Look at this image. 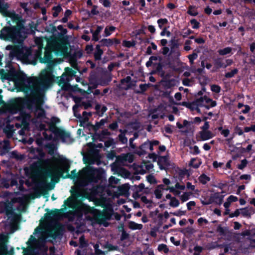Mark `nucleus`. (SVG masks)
<instances>
[{
	"mask_svg": "<svg viewBox=\"0 0 255 255\" xmlns=\"http://www.w3.org/2000/svg\"><path fill=\"white\" fill-rule=\"evenodd\" d=\"M193 231V229L191 227H188L185 229H180L179 230V232L182 234H192Z\"/></svg>",
	"mask_w": 255,
	"mask_h": 255,
	"instance_id": "nucleus-53",
	"label": "nucleus"
},
{
	"mask_svg": "<svg viewBox=\"0 0 255 255\" xmlns=\"http://www.w3.org/2000/svg\"><path fill=\"white\" fill-rule=\"evenodd\" d=\"M135 153L139 156H141L145 155L146 154V152L143 148H141V146H139L138 148L135 151Z\"/></svg>",
	"mask_w": 255,
	"mask_h": 255,
	"instance_id": "nucleus-63",
	"label": "nucleus"
},
{
	"mask_svg": "<svg viewBox=\"0 0 255 255\" xmlns=\"http://www.w3.org/2000/svg\"><path fill=\"white\" fill-rule=\"evenodd\" d=\"M116 29V27L114 26H107L104 30V36L108 37L110 36L112 33L114 32Z\"/></svg>",
	"mask_w": 255,
	"mask_h": 255,
	"instance_id": "nucleus-29",
	"label": "nucleus"
},
{
	"mask_svg": "<svg viewBox=\"0 0 255 255\" xmlns=\"http://www.w3.org/2000/svg\"><path fill=\"white\" fill-rule=\"evenodd\" d=\"M113 39L109 38H103L99 41V42L101 43V45L102 46H106L107 47H109L112 46L113 45Z\"/></svg>",
	"mask_w": 255,
	"mask_h": 255,
	"instance_id": "nucleus-27",
	"label": "nucleus"
},
{
	"mask_svg": "<svg viewBox=\"0 0 255 255\" xmlns=\"http://www.w3.org/2000/svg\"><path fill=\"white\" fill-rule=\"evenodd\" d=\"M191 194V192H184L180 197L181 201L184 202L188 200Z\"/></svg>",
	"mask_w": 255,
	"mask_h": 255,
	"instance_id": "nucleus-51",
	"label": "nucleus"
},
{
	"mask_svg": "<svg viewBox=\"0 0 255 255\" xmlns=\"http://www.w3.org/2000/svg\"><path fill=\"white\" fill-rule=\"evenodd\" d=\"M157 22L159 28L162 29L163 28V25L167 24L168 23V21L167 18H160L157 20Z\"/></svg>",
	"mask_w": 255,
	"mask_h": 255,
	"instance_id": "nucleus-40",
	"label": "nucleus"
},
{
	"mask_svg": "<svg viewBox=\"0 0 255 255\" xmlns=\"http://www.w3.org/2000/svg\"><path fill=\"white\" fill-rule=\"evenodd\" d=\"M120 82L122 84H124L125 83H128L127 87L124 88L126 90L135 86V83H133L131 82V78L129 76H128L125 78L121 79Z\"/></svg>",
	"mask_w": 255,
	"mask_h": 255,
	"instance_id": "nucleus-23",
	"label": "nucleus"
},
{
	"mask_svg": "<svg viewBox=\"0 0 255 255\" xmlns=\"http://www.w3.org/2000/svg\"><path fill=\"white\" fill-rule=\"evenodd\" d=\"M47 31L50 32L52 33H54L57 31L56 26L54 25V23H50L47 26Z\"/></svg>",
	"mask_w": 255,
	"mask_h": 255,
	"instance_id": "nucleus-54",
	"label": "nucleus"
},
{
	"mask_svg": "<svg viewBox=\"0 0 255 255\" xmlns=\"http://www.w3.org/2000/svg\"><path fill=\"white\" fill-rule=\"evenodd\" d=\"M169 55L175 60L179 59L180 56V52L179 48H171Z\"/></svg>",
	"mask_w": 255,
	"mask_h": 255,
	"instance_id": "nucleus-28",
	"label": "nucleus"
},
{
	"mask_svg": "<svg viewBox=\"0 0 255 255\" xmlns=\"http://www.w3.org/2000/svg\"><path fill=\"white\" fill-rule=\"evenodd\" d=\"M248 164V161L246 159H244L241 161V164H239L238 166V168L239 169L243 170L245 168Z\"/></svg>",
	"mask_w": 255,
	"mask_h": 255,
	"instance_id": "nucleus-64",
	"label": "nucleus"
},
{
	"mask_svg": "<svg viewBox=\"0 0 255 255\" xmlns=\"http://www.w3.org/2000/svg\"><path fill=\"white\" fill-rule=\"evenodd\" d=\"M62 209H55L54 210L45 213L44 217L48 220H51L52 218L58 220L62 217Z\"/></svg>",
	"mask_w": 255,
	"mask_h": 255,
	"instance_id": "nucleus-12",
	"label": "nucleus"
},
{
	"mask_svg": "<svg viewBox=\"0 0 255 255\" xmlns=\"http://www.w3.org/2000/svg\"><path fill=\"white\" fill-rule=\"evenodd\" d=\"M121 228L122 229V233L120 238V240L122 241H124L126 240H127L129 238V234L127 233L126 231L124 230L123 225L121 226Z\"/></svg>",
	"mask_w": 255,
	"mask_h": 255,
	"instance_id": "nucleus-41",
	"label": "nucleus"
},
{
	"mask_svg": "<svg viewBox=\"0 0 255 255\" xmlns=\"http://www.w3.org/2000/svg\"><path fill=\"white\" fill-rule=\"evenodd\" d=\"M53 78L51 71L43 70L41 72L39 79H31L28 81V85H25L23 86L22 91L27 97L13 100L11 101V105L19 111L22 110L24 107L31 112H38V109L42 107L44 103V92L41 84H50L53 80Z\"/></svg>",
	"mask_w": 255,
	"mask_h": 255,
	"instance_id": "nucleus-1",
	"label": "nucleus"
},
{
	"mask_svg": "<svg viewBox=\"0 0 255 255\" xmlns=\"http://www.w3.org/2000/svg\"><path fill=\"white\" fill-rule=\"evenodd\" d=\"M35 113L37 118H43L45 117V111L42 108V107H41V108L38 109V112Z\"/></svg>",
	"mask_w": 255,
	"mask_h": 255,
	"instance_id": "nucleus-38",
	"label": "nucleus"
},
{
	"mask_svg": "<svg viewBox=\"0 0 255 255\" xmlns=\"http://www.w3.org/2000/svg\"><path fill=\"white\" fill-rule=\"evenodd\" d=\"M163 65L161 63H155L153 64V68L154 70H152L151 72V74H155L156 73L160 74L161 75H163L164 74V72L163 70Z\"/></svg>",
	"mask_w": 255,
	"mask_h": 255,
	"instance_id": "nucleus-18",
	"label": "nucleus"
},
{
	"mask_svg": "<svg viewBox=\"0 0 255 255\" xmlns=\"http://www.w3.org/2000/svg\"><path fill=\"white\" fill-rule=\"evenodd\" d=\"M200 136L202 140L204 141L212 138L214 135L210 130L200 131Z\"/></svg>",
	"mask_w": 255,
	"mask_h": 255,
	"instance_id": "nucleus-21",
	"label": "nucleus"
},
{
	"mask_svg": "<svg viewBox=\"0 0 255 255\" xmlns=\"http://www.w3.org/2000/svg\"><path fill=\"white\" fill-rule=\"evenodd\" d=\"M6 49L10 50V55L11 57H16L22 62L23 60H27L31 53L30 49L24 46L23 44L7 46Z\"/></svg>",
	"mask_w": 255,
	"mask_h": 255,
	"instance_id": "nucleus-5",
	"label": "nucleus"
},
{
	"mask_svg": "<svg viewBox=\"0 0 255 255\" xmlns=\"http://www.w3.org/2000/svg\"><path fill=\"white\" fill-rule=\"evenodd\" d=\"M9 5L7 3L2 2L0 0V13L5 16H10V13L7 9Z\"/></svg>",
	"mask_w": 255,
	"mask_h": 255,
	"instance_id": "nucleus-17",
	"label": "nucleus"
},
{
	"mask_svg": "<svg viewBox=\"0 0 255 255\" xmlns=\"http://www.w3.org/2000/svg\"><path fill=\"white\" fill-rule=\"evenodd\" d=\"M53 56L51 51L46 50L44 54V57L40 59L41 63L51 64L52 62Z\"/></svg>",
	"mask_w": 255,
	"mask_h": 255,
	"instance_id": "nucleus-15",
	"label": "nucleus"
},
{
	"mask_svg": "<svg viewBox=\"0 0 255 255\" xmlns=\"http://www.w3.org/2000/svg\"><path fill=\"white\" fill-rule=\"evenodd\" d=\"M196 161L195 158H192L190 161L189 165H190V166L193 167L194 168L197 169L199 167L201 163H194V161Z\"/></svg>",
	"mask_w": 255,
	"mask_h": 255,
	"instance_id": "nucleus-62",
	"label": "nucleus"
},
{
	"mask_svg": "<svg viewBox=\"0 0 255 255\" xmlns=\"http://www.w3.org/2000/svg\"><path fill=\"white\" fill-rule=\"evenodd\" d=\"M111 215L107 212H99L95 215L94 219L96 222L99 224H103L105 227H108L109 224L106 222L107 220H110Z\"/></svg>",
	"mask_w": 255,
	"mask_h": 255,
	"instance_id": "nucleus-10",
	"label": "nucleus"
},
{
	"mask_svg": "<svg viewBox=\"0 0 255 255\" xmlns=\"http://www.w3.org/2000/svg\"><path fill=\"white\" fill-rule=\"evenodd\" d=\"M81 99L80 97H75L74 101L76 103V104L73 107V113H75L78 111V108L79 105H77V104L81 102Z\"/></svg>",
	"mask_w": 255,
	"mask_h": 255,
	"instance_id": "nucleus-44",
	"label": "nucleus"
},
{
	"mask_svg": "<svg viewBox=\"0 0 255 255\" xmlns=\"http://www.w3.org/2000/svg\"><path fill=\"white\" fill-rule=\"evenodd\" d=\"M198 180L201 184L205 185L210 181L211 178L205 174L203 173L199 177Z\"/></svg>",
	"mask_w": 255,
	"mask_h": 255,
	"instance_id": "nucleus-31",
	"label": "nucleus"
},
{
	"mask_svg": "<svg viewBox=\"0 0 255 255\" xmlns=\"http://www.w3.org/2000/svg\"><path fill=\"white\" fill-rule=\"evenodd\" d=\"M162 163H164L166 165H168V160L167 156H160L158 157L157 164L159 165L160 169L161 170H163L165 169V168L162 166L161 164Z\"/></svg>",
	"mask_w": 255,
	"mask_h": 255,
	"instance_id": "nucleus-24",
	"label": "nucleus"
},
{
	"mask_svg": "<svg viewBox=\"0 0 255 255\" xmlns=\"http://www.w3.org/2000/svg\"><path fill=\"white\" fill-rule=\"evenodd\" d=\"M190 23L193 25V29H198L200 27V23L195 19H192L190 20Z\"/></svg>",
	"mask_w": 255,
	"mask_h": 255,
	"instance_id": "nucleus-60",
	"label": "nucleus"
},
{
	"mask_svg": "<svg viewBox=\"0 0 255 255\" xmlns=\"http://www.w3.org/2000/svg\"><path fill=\"white\" fill-rule=\"evenodd\" d=\"M89 83L91 82L98 81V79H97V76L96 73L95 72L92 71L90 73L89 77Z\"/></svg>",
	"mask_w": 255,
	"mask_h": 255,
	"instance_id": "nucleus-46",
	"label": "nucleus"
},
{
	"mask_svg": "<svg viewBox=\"0 0 255 255\" xmlns=\"http://www.w3.org/2000/svg\"><path fill=\"white\" fill-rule=\"evenodd\" d=\"M3 204L4 206V209L2 208H0V213H2L3 211H5V214L7 216L9 217L10 216H12L14 214V212L11 208V207L9 206L8 204L4 203Z\"/></svg>",
	"mask_w": 255,
	"mask_h": 255,
	"instance_id": "nucleus-25",
	"label": "nucleus"
},
{
	"mask_svg": "<svg viewBox=\"0 0 255 255\" xmlns=\"http://www.w3.org/2000/svg\"><path fill=\"white\" fill-rule=\"evenodd\" d=\"M0 38L11 41L14 44H23L25 36L21 29L17 26L4 27L0 32Z\"/></svg>",
	"mask_w": 255,
	"mask_h": 255,
	"instance_id": "nucleus-3",
	"label": "nucleus"
},
{
	"mask_svg": "<svg viewBox=\"0 0 255 255\" xmlns=\"http://www.w3.org/2000/svg\"><path fill=\"white\" fill-rule=\"evenodd\" d=\"M218 129L221 131V134L223 135L224 137H228L230 134V130L228 129H223L222 126L218 128Z\"/></svg>",
	"mask_w": 255,
	"mask_h": 255,
	"instance_id": "nucleus-48",
	"label": "nucleus"
},
{
	"mask_svg": "<svg viewBox=\"0 0 255 255\" xmlns=\"http://www.w3.org/2000/svg\"><path fill=\"white\" fill-rule=\"evenodd\" d=\"M103 52V50L100 48V45H97L96 46V51L94 54L95 61H98L101 59V56Z\"/></svg>",
	"mask_w": 255,
	"mask_h": 255,
	"instance_id": "nucleus-26",
	"label": "nucleus"
},
{
	"mask_svg": "<svg viewBox=\"0 0 255 255\" xmlns=\"http://www.w3.org/2000/svg\"><path fill=\"white\" fill-rule=\"evenodd\" d=\"M241 212L240 213L244 217L250 218L251 217V215L255 213V210L253 207H246L244 208L240 209Z\"/></svg>",
	"mask_w": 255,
	"mask_h": 255,
	"instance_id": "nucleus-16",
	"label": "nucleus"
},
{
	"mask_svg": "<svg viewBox=\"0 0 255 255\" xmlns=\"http://www.w3.org/2000/svg\"><path fill=\"white\" fill-rule=\"evenodd\" d=\"M52 10H54L53 12V16L56 17L58 16L59 13L62 10V8L59 5L53 7Z\"/></svg>",
	"mask_w": 255,
	"mask_h": 255,
	"instance_id": "nucleus-36",
	"label": "nucleus"
},
{
	"mask_svg": "<svg viewBox=\"0 0 255 255\" xmlns=\"http://www.w3.org/2000/svg\"><path fill=\"white\" fill-rule=\"evenodd\" d=\"M119 140L123 144H126L128 142V138L124 134L121 133L118 135Z\"/></svg>",
	"mask_w": 255,
	"mask_h": 255,
	"instance_id": "nucleus-55",
	"label": "nucleus"
},
{
	"mask_svg": "<svg viewBox=\"0 0 255 255\" xmlns=\"http://www.w3.org/2000/svg\"><path fill=\"white\" fill-rule=\"evenodd\" d=\"M63 173L64 170L62 168H50L47 170L45 172V174L51 178L52 184H47L46 181H44L39 183L40 186L41 188H43L45 185H47V187L46 188L49 190H51L54 188V184L59 182L60 177L70 178L74 180L78 177L76 169L73 170L71 172V174L67 173L64 176Z\"/></svg>",
	"mask_w": 255,
	"mask_h": 255,
	"instance_id": "nucleus-2",
	"label": "nucleus"
},
{
	"mask_svg": "<svg viewBox=\"0 0 255 255\" xmlns=\"http://www.w3.org/2000/svg\"><path fill=\"white\" fill-rule=\"evenodd\" d=\"M232 48L230 47H227L223 49H219L218 51V53L220 55H226L231 53Z\"/></svg>",
	"mask_w": 255,
	"mask_h": 255,
	"instance_id": "nucleus-34",
	"label": "nucleus"
},
{
	"mask_svg": "<svg viewBox=\"0 0 255 255\" xmlns=\"http://www.w3.org/2000/svg\"><path fill=\"white\" fill-rule=\"evenodd\" d=\"M108 140L105 141V146L107 148L110 147L115 143L113 138L108 137Z\"/></svg>",
	"mask_w": 255,
	"mask_h": 255,
	"instance_id": "nucleus-50",
	"label": "nucleus"
},
{
	"mask_svg": "<svg viewBox=\"0 0 255 255\" xmlns=\"http://www.w3.org/2000/svg\"><path fill=\"white\" fill-rule=\"evenodd\" d=\"M45 147L48 149V153L50 155H52L54 153V151L55 150V145L53 143H49L45 145Z\"/></svg>",
	"mask_w": 255,
	"mask_h": 255,
	"instance_id": "nucleus-35",
	"label": "nucleus"
},
{
	"mask_svg": "<svg viewBox=\"0 0 255 255\" xmlns=\"http://www.w3.org/2000/svg\"><path fill=\"white\" fill-rule=\"evenodd\" d=\"M179 205V201L175 197H173V199L169 203V205L172 207H177Z\"/></svg>",
	"mask_w": 255,
	"mask_h": 255,
	"instance_id": "nucleus-56",
	"label": "nucleus"
},
{
	"mask_svg": "<svg viewBox=\"0 0 255 255\" xmlns=\"http://www.w3.org/2000/svg\"><path fill=\"white\" fill-rule=\"evenodd\" d=\"M7 237L3 234H0V252H6L7 251Z\"/></svg>",
	"mask_w": 255,
	"mask_h": 255,
	"instance_id": "nucleus-20",
	"label": "nucleus"
},
{
	"mask_svg": "<svg viewBox=\"0 0 255 255\" xmlns=\"http://www.w3.org/2000/svg\"><path fill=\"white\" fill-rule=\"evenodd\" d=\"M82 172L85 176L83 181L85 185L97 183L99 181H102L104 177V171L102 169L95 168L91 166L83 168Z\"/></svg>",
	"mask_w": 255,
	"mask_h": 255,
	"instance_id": "nucleus-4",
	"label": "nucleus"
},
{
	"mask_svg": "<svg viewBox=\"0 0 255 255\" xmlns=\"http://www.w3.org/2000/svg\"><path fill=\"white\" fill-rule=\"evenodd\" d=\"M57 29L61 31L59 33V37H64L63 36L66 34L67 32V30L66 28H64L62 25H59L57 26Z\"/></svg>",
	"mask_w": 255,
	"mask_h": 255,
	"instance_id": "nucleus-52",
	"label": "nucleus"
},
{
	"mask_svg": "<svg viewBox=\"0 0 255 255\" xmlns=\"http://www.w3.org/2000/svg\"><path fill=\"white\" fill-rule=\"evenodd\" d=\"M178 105L184 106L189 109L191 111H193V108L194 106H196L194 101L192 102H182L181 103H179Z\"/></svg>",
	"mask_w": 255,
	"mask_h": 255,
	"instance_id": "nucleus-32",
	"label": "nucleus"
},
{
	"mask_svg": "<svg viewBox=\"0 0 255 255\" xmlns=\"http://www.w3.org/2000/svg\"><path fill=\"white\" fill-rule=\"evenodd\" d=\"M44 138L42 137H37L35 139V142L39 147H42L44 146Z\"/></svg>",
	"mask_w": 255,
	"mask_h": 255,
	"instance_id": "nucleus-59",
	"label": "nucleus"
},
{
	"mask_svg": "<svg viewBox=\"0 0 255 255\" xmlns=\"http://www.w3.org/2000/svg\"><path fill=\"white\" fill-rule=\"evenodd\" d=\"M50 130L55 135V138L61 139V141L63 143L71 144L74 141V139L71 136L69 132L59 128L54 125L50 126Z\"/></svg>",
	"mask_w": 255,
	"mask_h": 255,
	"instance_id": "nucleus-6",
	"label": "nucleus"
},
{
	"mask_svg": "<svg viewBox=\"0 0 255 255\" xmlns=\"http://www.w3.org/2000/svg\"><path fill=\"white\" fill-rule=\"evenodd\" d=\"M194 101L196 106H199V107H203L204 103L206 104H209L210 101H212V99L205 95L203 97H201L199 98H197L195 99Z\"/></svg>",
	"mask_w": 255,
	"mask_h": 255,
	"instance_id": "nucleus-14",
	"label": "nucleus"
},
{
	"mask_svg": "<svg viewBox=\"0 0 255 255\" xmlns=\"http://www.w3.org/2000/svg\"><path fill=\"white\" fill-rule=\"evenodd\" d=\"M238 72V69L237 68H235L232 70L231 72H229L225 73V77L226 78H231L233 77L235 74H237Z\"/></svg>",
	"mask_w": 255,
	"mask_h": 255,
	"instance_id": "nucleus-39",
	"label": "nucleus"
},
{
	"mask_svg": "<svg viewBox=\"0 0 255 255\" xmlns=\"http://www.w3.org/2000/svg\"><path fill=\"white\" fill-rule=\"evenodd\" d=\"M190 64L194 63V60L196 59L198 57V54L196 52H193L192 54L189 55L187 56Z\"/></svg>",
	"mask_w": 255,
	"mask_h": 255,
	"instance_id": "nucleus-45",
	"label": "nucleus"
},
{
	"mask_svg": "<svg viewBox=\"0 0 255 255\" xmlns=\"http://www.w3.org/2000/svg\"><path fill=\"white\" fill-rule=\"evenodd\" d=\"M224 197V196L221 195L220 193L216 192L213 194H211L208 200H202L201 203L203 205H208L214 203L219 205H221L223 203Z\"/></svg>",
	"mask_w": 255,
	"mask_h": 255,
	"instance_id": "nucleus-9",
	"label": "nucleus"
},
{
	"mask_svg": "<svg viewBox=\"0 0 255 255\" xmlns=\"http://www.w3.org/2000/svg\"><path fill=\"white\" fill-rule=\"evenodd\" d=\"M103 29V26L97 25L96 29L94 31L92 29H90V32L93 34L92 40L95 41H98L99 40V35Z\"/></svg>",
	"mask_w": 255,
	"mask_h": 255,
	"instance_id": "nucleus-19",
	"label": "nucleus"
},
{
	"mask_svg": "<svg viewBox=\"0 0 255 255\" xmlns=\"http://www.w3.org/2000/svg\"><path fill=\"white\" fill-rule=\"evenodd\" d=\"M147 181L150 184H155L157 183L156 179L152 175H148L146 176Z\"/></svg>",
	"mask_w": 255,
	"mask_h": 255,
	"instance_id": "nucleus-57",
	"label": "nucleus"
},
{
	"mask_svg": "<svg viewBox=\"0 0 255 255\" xmlns=\"http://www.w3.org/2000/svg\"><path fill=\"white\" fill-rule=\"evenodd\" d=\"M1 78L8 80L13 81L15 83H23L24 81V78L14 70L8 73H5L1 76Z\"/></svg>",
	"mask_w": 255,
	"mask_h": 255,
	"instance_id": "nucleus-8",
	"label": "nucleus"
},
{
	"mask_svg": "<svg viewBox=\"0 0 255 255\" xmlns=\"http://www.w3.org/2000/svg\"><path fill=\"white\" fill-rule=\"evenodd\" d=\"M145 188L144 184L143 183L139 184L138 185H135L132 187V190H136L137 191L141 192Z\"/></svg>",
	"mask_w": 255,
	"mask_h": 255,
	"instance_id": "nucleus-47",
	"label": "nucleus"
},
{
	"mask_svg": "<svg viewBox=\"0 0 255 255\" xmlns=\"http://www.w3.org/2000/svg\"><path fill=\"white\" fill-rule=\"evenodd\" d=\"M129 187L126 185H123L119 187V191L121 195H128Z\"/></svg>",
	"mask_w": 255,
	"mask_h": 255,
	"instance_id": "nucleus-33",
	"label": "nucleus"
},
{
	"mask_svg": "<svg viewBox=\"0 0 255 255\" xmlns=\"http://www.w3.org/2000/svg\"><path fill=\"white\" fill-rule=\"evenodd\" d=\"M62 89L66 91H75L76 90L74 89V87L72 86L70 84L68 83H66L65 84H63Z\"/></svg>",
	"mask_w": 255,
	"mask_h": 255,
	"instance_id": "nucleus-42",
	"label": "nucleus"
},
{
	"mask_svg": "<svg viewBox=\"0 0 255 255\" xmlns=\"http://www.w3.org/2000/svg\"><path fill=\"white\" fill-rule=\"evenodd\" d=\"M64 230L63 226L60 223H57L49 231L48 236L55 240L62 235Z\"/></svg>",
	"mask_w": 255,
	"mask_h": 255,
	"instance_id": "nucleus-11",
	"label": "nucleus"
},
{
	"mask_svg": "<svg viewBox=\"0 0 255 255\" xmlns=\"http://www.w3.org/2000/svg\"><path fill=\"white\" fill-rule=\"evenodd\" d=\"M158 250L159 252L163 251L164 253L167 254L169 252V249L167 246L163 244H160L158 246Z\"/></svg>",
	"mask_w": 255,
	"mask_h": 255,
	"instance_id": "nucleus-43",
	"label": "nucleus"
},
{
	"mask_svg": "<svg viewBox=\"0 0 255 255\" xmlns=\"http://www.w3.org/2000/svg\"><path fill=\"white\" fill-rule=\"evenodd\" d=\"M128 227L129 229L133 230H141L143 226L142 224L136 223L133 221H130L128 223Z\"/></svg>",
	"mask_w": 255,
	"mask_h": 255,
	"instance_id": "nucleus-30",
	"label": "nucleus"
},
{
	"mask_svg": "<svg viewBox=\"0 0 255 255\" xmlns=\"http://www.w3.org/2000/svg\"><path fill=\"white\" fill-rule=\"evenodd\" d=\"M79 126L81 127L86 128V125L88 123L87 122L89 121L88 117H83L82 119L79 120Z\"/></svg>",
	"mask_w": 255,
	"mask_h": 255,
	"instance_id": "nucleus-49",
	"label": "nucleus"
},
{
	"mask_svg": "<svg viewBox=\"0 0 255 255\" xmlns=\"http://www.w3.org/2000/svg\"><path fill=\"white\" fill-rule=\"evenodd\" d=\"M112 81V77L109 74H106L104 77L98 79L99 84L102 86H106L109 84Z\"/></svg>",
	"mask_w": 255,
	"mask_h": 255,
	"instance_id": "nucleus-22",
	"label": "nucleus"
},
{
	"mask_svg": "<svg viewBox=\"0 0 255 255\" xmlns=\"http://www.w3.org/2000/svg\"><path fill=\"white\" fill-rule=\"evenodd\" d=\"M168 27H164L163 28L161 29L162 30L160 32L161 36H163L166 34L167 37H169L171 35V32L167 30Z\"/></svg>",
	"mask_w": 255,
	"mask_h": 255,
	"instance_id": "nucleus-61",
	"label": "nucleus"
},
{
	"mask_svg": "<svg viewBox=\"0 0 255 255\" xmlns=\"http://www.w3.org/2000/svg\"><path fill=\"white\" fill-rule=\"evenodd\" d=\"M166 190H169V191L172 193L175 196H179L181 192L177 189H176L174 187H168Z\"/></svg>",
	"mask_w": 255,
	"mask_h": 255,
	"instance_id": "nucleus-58",
	"label": "nucleus"
},
{
	"mask_svg": "<svg viewBox=\"0 0 255 255\" xmlns=\"http://www.w3.org/2000/svg\"><path fill=\"white\" fill-rule=\"evenodd\" d=\"M214 67L211 70L212 72H215L220 68H224V61L222 57H217L213 60Z\"/></svg>",
	"mask_w": 255,
	"mask_h": 255,
	"instance_id": "nucleus-13",
	"label": "nucleus"
},
{
	"mask_svg": "<svg viewBox=\"0 0 255 255\" xmlns=\"http://www.w3.org/2000/svg\"><path fill=\"white\" fill-rule=\"evenodd\" d=\"M135 45V42L133 40L128 41L124 40L123 42V46L125 47L130 48L134 46Z\"/></svg>",
	"mask_w": 255,
	"mask_h": 255,
	"instance_id": "nucleus-37",
	"label": "nucleus"
},
{
	"mask_svg": "<svg viewBox=\"0 0 255 255\" xmlns=\"http://www.w3.org/2000/svg\"><path fill=\"white\" fill-rule=\"evenodd\" d=\"M55 51L61 55H65L68 52L66 39L64 37H59L56 40Z\"/></svg>",
	"mask_w": 255,
	"mask_h": 255,
	"instance_id": "nucleus-7",
	"label": "nucleus"
}]
</instances>
